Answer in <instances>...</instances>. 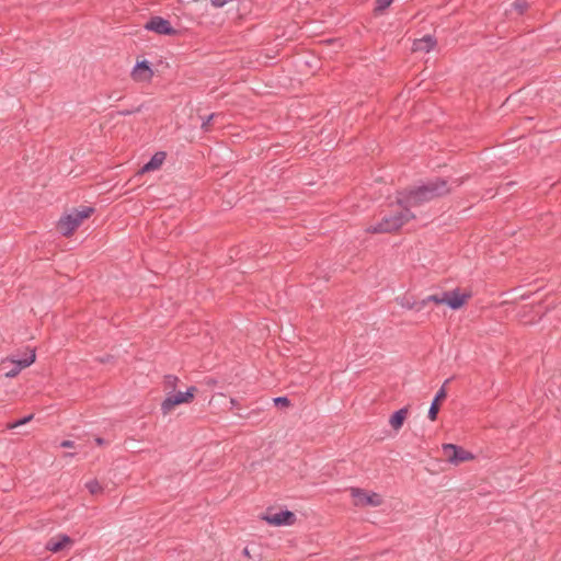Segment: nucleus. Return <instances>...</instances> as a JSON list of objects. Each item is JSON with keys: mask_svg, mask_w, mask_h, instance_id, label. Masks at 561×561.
Returning a JSON list of instances; mask_svg holds the SVG:
<instances>
[{"mask_svg": "<svg viewBox=\"0 0 561 561\" xmlns=\"http://www.w3.org/2000/svg\"><path fill=\"white\" fill-rule=\"evenodd\" d=\"M451 192L453 188L448 180L436 176L419 185L398 191L396 204L401 208L408 207L411 210L412 207H419L434 199L443 198Z\"/></svg>", "mask_w": 561, "mask_h": 561, "instance_id": "nucleus-1", "label": "nucleus"}, {"mask_svg": "<svg viewBox=\"0 0 561 561\" xmlns=\"http://www.w3.org/2000/svg\"><path fill=\"white\" fill-rule=\"evenodd\" d=\"M414 218L415 215L408 207L402 208L396 214L383 216L377 224L368 226L365 231L371 234L393 233Z\"/></svg>", "mask_w": 561, "mask_h": 561, "instance_id": "nucleus-2", "label": "nucleus"}, {"mask_svg": "<svg viewBox=\"0 0 561 561\" xmlns=\"http://www.w3.org/2000/svg\"><path fill=\"white\" fill-rule=\"evenodd\" d=\"M93 207L84 206L80 210L73 209L72 213L62 216L57 222L58 231L65 236L70 237L75 230L94 213Z\"/></svg>", "mask_w": 561, "mask_h": 561, "instance_id": "nucleus-3", "label": "nucleus"}, {"mask_svg": "<svg viewBox=\"0 0 561 561\" xmlns=\"http://www.w3.org/2000/svg\"><path fill=\"white\" fill-rule=\"evenodd\" d=\"M197 388L192 386L186 391H179L176 393H170L161 403V411L163 414L170 413L176 405L182 403H190L193 401Z\"/></svg>", "mask_w": 561, "mask_h": 561, "instance_id": "nucleus-4", "label": "nucleus"}, {"mask_svg": "<svg viewBox=\"0 0 561 561\" xmlns=\"http://www.w3.org/2000/svg\"><path fill=\"white\" fill-rule=\"evenodd\" d=\"M443 450L447 461L454 465H459L474 458L470 451L455 444H444Z\"/></svg>", "mask_w": 561, "mask_h": 561, "instance_id": "nucleus-5", "label": "nucleus"}, {"mask_svg": "<svg viewBox=\"0 0 561 561\" xmlns=\"http://www.w3.org/2000/svg\"><path fill=\"white\" fill-rule=\"evenodd\" d=\"M145 28L159 35L173 36L178 34V31L171 25L169 20L158 15L150 18L145 24Z\"/></svg>", "mask_w": 561, "mask_h": 561, "instance_id": "nucleus-6", "label": "nucleus"}, {"mask_svg": "<svg viewBox=\"0 0 561 561\" xmlns=\"http://www.w3.org/2000/svg\"><path fill=\"white\" fill-rule=\"evenodd\" d=\"M262 519L273 526H290L296 522V515L288 510L278 513L266 512Z\"/></svg>", "mask_w": 561, "mask_h": 561, "instance_id": "nucleus-7", "label": "nucleus"}, {"mask_svg": "<svg viewBox=\"0 0 561 561\" xmlns=\"http://www.w3.org/2000/svg\"><path fill=\"white\" fill-rule=\"evenodd\" d=\"M470 298L471 293H461L459 288L444 291V304L453 310H458L463 307Z\"/></svg>", "mask_w": 561, "mask_h": 561, "instance_id": "nucleus-8", "label": "nucleus"}, {"mask_svg": "<svg viewBox=\"0 0 561 561\" xmlns=\"http://www.w3.org/2000/svg\"><path fill=\"white\" fill-rule=\"evenodd\" d=\"M352 496L355 499V505L362 506H379L382 503V500L379 494L370 493L368 494L362 489L353 488Z\"/></svg>", "mask_w": 561, "mask_h": 561, "instance_id": "nucleus-9", "label": "nucleus"}, {"mask_svg": "<svg viewBox=\"0 0 561 561\" xmlns=\"http://www.w3.org/2000/svg\"><path fill=\"white\" fill-rule=\"evenodd\" d=\"M153 77V70L151 69L148 60L137 61L133 71L131 78L136 82H150Z\"/></svg>", "mask_w": 561, "mask_h": 561, "instance_id": "nucleus-10", "label": "nucleus"}, {"mask_svg": "<svg viewBox=\"0 0 561 561\" xmlns=\"http://www.w3.org/2000/svg\"><path fill=\"white\" fill-rule=\"evenodd\" d=\"M36 359L35 351H31L30 355L22 359H9L12 367L4 373L8 378H13L20 374L23 368L31 366Z\"/></svg>", "mask_w": 561, "mask_h": 561, "instance_id": "nucleus-11", "label": "nucleus"}, {"mask_svg": "<svg viewBox=\"0 0 561 561\" xmlns=\"http://www.w3.org/2000/svg\"><path fill=\"white\" fill-rule=\"evenodd\" d=\"M449 382V379H446L444 385L440 387V389L436 392L432 403H431V407H430V410H428V419L431 421H436L437 420V415L439 413V409H440V403L443 400L446 399L447 397V391H446V383Z\"/></svg>", "mask_w": 561, "mask_h": 561, "instance_id": "nucleus-12", "label": "nucleus"}, {"mask_svg": "<svg viewBox=\"0 0 561 561\" xmlns=\"http://www.w3.org/2000/svg\"><path fill=\"white\" fill-rule=\"evenodd\" d=\"M72 543V539L65 534H59L55 537H51L47 543L46 549L53 552H59L64 550L68 545Z\"/></svg>", "mask_w": 561, "mask_h": 561, "instance_id": "nucleus-13", "label": "nucleus"}, {"mask_svg": "<svg viewBox=\"0 0 561 561\" xmlns=\"http://www.w3.org/2000/svg\"><path fill=\"white\" fill-rule=\"evenodd\" d=\"M436 45V39L432 35H425L413 42V51H431Z\"/></svg>", "mask_w": 561, "mask_h": 561, "instance_id": "nucleus-14", "label": "nucleus"}, {"mask_svg": "<svg viewBox=\"0 0 561 561\" xmlns=\"http://www.w3.org/2000/svg\"><path fill=\"white\" fill-rule=\"evenodd\" d=\"M165 158L167 153L164 151H157L151 157V159L142 165V168L140 169V173H146L159 169L162 165Z\"/></svg>", "mask_w": 561, "mask_h": 561, "instance_id": "nucleus-15", "label": "nucleus"}, {"mask_svg": "<svg viewBox=\"0 0 561 561\" xmlns=\"http://www.w3.org/2000/svg\"><path fill=\"white\" fill-rule=\"evenodd\" d=\"M408 415V408L399 409L398 411L393 412V414L390 416L389 423L393 430H399L402 427L405 419Z\"/></svg>", "mask_w": 561, "mask_h": 561, "instance_id": "nucleus-16", "label": "nucleus"}, {"mask_svg": "<svg viewBox=\"0 0 561 561\" xmlns=\"http://www.w3.org/2000/svg\"><path fill=\"white\" fill-rule=\"evenodd\" d=\"M218 116H220V114L218 113H211L209 114L208 116L206 117H201L202 118V125H201V128L204 133H208L211 130V122L217 118Z\"/></svg>", "mask_w": 561, "mask_h": 561, "instance_id": "nucleus-17", "label": "nucleus"}, {"mask_svg": "<svg viewBox=\"0 0 561 561\" xmlns=\"http://www.w3.org/2000/svg\"><path fill=\"white\" fill-rule=\"evenodd\" d=\"M528 7L529 4L527 0H515L512 3V8L517 12L518 15H523L527 11Z\"/></svg>", "mask_w": 561, "mask_h": 561, "instance_id": "nucleus-18", "label": "nucleus"}, {"mask_svg": "<svg viewBox=\"0 0 561 561\" xmlns=\"http://www.w3.org/2000/svg\"><path fill=\"white\" fill-rule=\"evenodd\" d=\"M430 301L438 305L444 304V291L442 294L430 295L428 297L420 301V305L421 307H424Z\"/></svg>", "mask_w": 561, "mask_h": 561, "instance_id": "nucleus-19", "label": "nucleus"}, {"mask_svg": "<svg viewBox=\"0 0 561 561\" xmlns=\"http://www.w3.org/2000/svg\"><path fill=\"white\" fill-rule=\"evenodd\" d=\"M262 412H263V410H262V409L256 408V409H252L251 411H249V412H248V413H245V414L238 413V416H239V417H243V419H255V417H257ZM260 422H262V420H261V419H256V420H255V423H260Z\"/></svg>", "mask_w": 561, "mask_h": 561, "instance_id": "nucleus-20", "label": "nucleus"}, {"mask_svg": "<svg viewBox=\"0 0 561 561\" xmlns=\"http://www.w3.org/2000/svg\"><path fill=\"white\" fill-rule=\"evenodd\" d=\"M392 2L393 0H376V5L374 9L375 13H382L387 8L391 5Z\"/></svg>", "mask_w": 561, "mask_h": 561, "instance_id": "nucleus-21", "label": "nucleus"}, {"mask_svg": "<svg viewBox=\"0 0 561 561\" xmlns=\"http://www.w3.org/2000/svg\"><path fill=\"white\" fill-rule=\"evenodd\" d=\"M179 381L180 380H179V378L176 376H174V375H167L164 377V387H165V389L174 390Z\"/></svg>", "mask_w": 561, "mask_h": 561, "instance_id": "nucleus-22", "label": "nucleus"}, {"mask_svg": "<svg viewBox=\"0 0 561 561\" xmlns=\"http://www.w3.org/2000/svg\"><path fill=\"white\" fill-rule=\"evenodd\" d=\"M85 486L91 494H96L103 490L99 481L95 479L87 482Z\"/></svg>", "mask_w": 561, "mask_h": 561, "instance_id": "nucleus-23", "label": "nucleus"}, {"mask_svg": "<svg viewBox=\"0 0 561 561\" xmlns=\"http://www.w3.org/2000/svg\"><path fill=\"white\" fill-rule=\"evenodd\" d=\"M34 417L33 414H28L26 416H23L22 419H19L12 423H9L8 424V428H15L18 426H21V425H24L26 423H28Z\"/></svg>", "mask_w": 561, "mask_h": 561, "instance_id": "nucleus-24", "label": "nucleus"}, {"mask_svg": "<svg viewBox=\"0 0 561 561\" xmlns=\"http://www.w3.org/2000/svg\"><path fill=\"white\" fill-rule=\"evenodd\" d=\"M273 402L277 408H288L291 405V402L287 397H276L273 399Z\"/></svg>", "mask_w": 561, "mask_h": 561, "instance_id": "nucleus-25", "label": "nucleus"}, {"mask_svg": "<svg viewBox=\"0 0 561 561\" xmlns=\"http://www.w3.org/2000/svg\"><path fill=\"white\" fill-rule=\"evenodd\" d=\"M404 302H402V307H405L408 309H416V310H421L423 307H421L420 302H410L407 298H404Z\"/></svg>", "mask_w": 561, "mask_h": 561, "instance_id": "nucleus-26", "label": "nucleus"}, {"mask_svg": "<svg viewBox=\"0 0 561 561\" xmlns=\"http://www.w3.org/2000/svg\"><path fill=\"white\" fill-rule=\"evenodd\" d=\"M140 110H141V106H138V107H134V108H129V110L118 111L117 114L121 116H127V115L138 113V112H140Z\"/></svg>", "mask_w": 561, "mask_h": 561, "instance_id": "nucleus-27", "label": "nucleus"}, {"mask_svg": "<svg viewBox=\"0 0 561 561\" xmlns=\"http://www.w3.org/2000/svg\"><path fill=\"white\" fill-rule=\"evenodd\" d=\"M60 447L62 448H73L75 447V442L73 440H69V439H65L60 443Z\"/></svg>", "mask_w": 561, "mask_h": 561, "instance_id": "nucleus-28", "label": "nucleus"}, {"mask_svg": "<svg viewBox=\"0 0 561 561\" xmlns=\"http://www.w3.org/2000/svg\"><path fill=\"white\" fill-rule=\"evenodd\" d=\"M466 179L467 178H458V179H455L451 183L455 184L456 186H460L463 184Z\"/></svg>", "mask_w": 561, "mask_h": 561, "instance_id": "nucleus-29", "label": "nucleus"}, {"mask_svg": "<svg viewBox=\"0 0 561 561\" xmlns=\"http://www.w3.org/2000/svg\"><path fill=\"white\" fill-rule=\"evenodd\" d=\"M230 404H231V408H232V409H233V408L239 409V407H240V404H239L238 400H237V399H234V398H231V399H230Z\"/></svg>", "mask_w": 561, "mask_h": 561, "instance_id": "nucleus-30", "label": "nucleus"}, {"mask_svg": "<svg viewBox=\"0 0 561 561\" xmlns=\"http://www.w3.org/2000/svg\"><path fill=\"white\" fill-rule=\"evenodd\" d=\"M95 443L99 445V446H102L105 444V440L102 438V437H95Z\"/></svg>", "mask_w": 561, "mask_h": 561, "instance_id": "nucleus-31", "label": "nucleus"}, {"mask_svg": "<svg viewBox=\"0 0 561 561\" xmlns=\"http://www.w3.org/2000/svg\"><path fill=\"white\" fill-rule=\"evenodd\" d=\"M112 358H113V357H112L111 355H107V356H105V357L100 358V362H101V363H107V362H110Z\"/></svg>", "mask_w": 561, "mask_h": 561, "instance_id": "nucleus-32", "label": "nucleus"}, {"mask_svg": "<svg viewBox=\"0 0 561 561\" xmlns=\"http://www.w3.org/2000/svg\"><path fill=\"white\" fill-rule=\"evenodd\" d=\"M486 194L490 195L491 197L495 195L494 193H492V190L486 191Z\"/></svg>", "mask_w": 561, "mask_h": 561, "instance_id": "nucleus-33", "label": "nucleus"}, {"mask_svg": "<svg viewBox=\"0 0 561 561\" xmlns=\"http://www.w3.org/2000/svg\"><path fill=\"white\" fill-rule=\"evenodd\" d=\"M73 455H75V454H72V453H66L64 456H65V457H68V456L72 457Z\"/></svg>", "mask_w": 561, "mask_h": 561, "instance_id": "nucleus-34", "label": "nucleus"}, {"mask_svg": "<svg viewBox=\"0 0 561 561\" xmlns=\"http://www.w3.org/2000/svg\"><path fill=\"white\" fill-rule=\"evenodd\" d=\"M243 553H244L245 556H249V550H248V548H244V549H243Z\"/></svg>", "mask_w": 561, "mask_h": 561, "instance_id": "nucleus-35", "label": "nucleus"}]
</instances>
